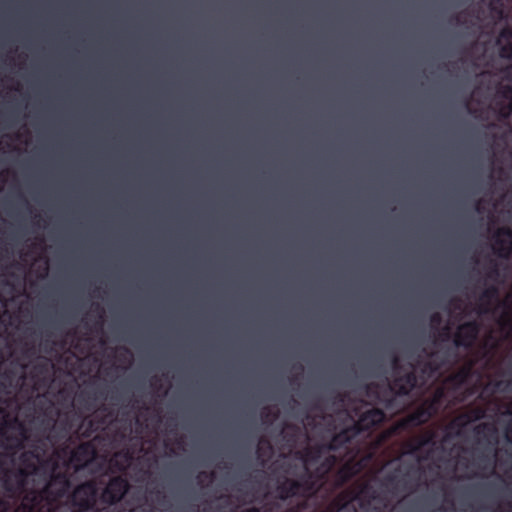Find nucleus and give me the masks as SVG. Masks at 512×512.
Wrapping results in <instances>:
<instances>
[{"label": "nucleus", "instance_id": "obj_1", "mask_svg": "<svg viewBox=\"0 0 512 512\" xmlns=\"http://www.w3.org/2000/svg\"><path fill=\"white\" fill-rule=\"evenodd\" d=\"M51 464L52 471L40 490H29L25 493L21 505L15 512H66L67 506L60 501L67 496L71 488L70 477L66 472L56 471L57 460L43 457L42 465Z\"/></svg>", "mask_w": 512, "mask_h": 512}, {"label": "nucleus", "instance_id": "obj_2", "mask_svg": "<svg viewBox=\"0 0 512 512\" xmlns=\"http://www.w3.org/2000/svg\"><path fill=\"white\" fill-rule=\"evenodd\" d=\"M44 456L45 449L41 452L34 449L22 453L20 456L22 467L15 472L5 473L2 479V488L9 497L13 498L25 492L28 477L37 473L38 464H42Z\"/></svg>", "mask_w": 512, "mask_h": 512}, {"label": "nucleus", "instance_id": "obj_3", "mask_svg": "<svg viewBox=\"0 0 512 512\" xmlns=\"http://www.w3.org/2000/svg\"><path fill=\"white\" fill-rule=\"evenodd\" d=\"M320 489V484L314 480L313 473L302 474L297 480L283 476L277 480L275 488L276 497L286 501L293 497H300L303 501L292 509V512H302L306 503L305 500L316 494Z\"/></svg>", "mask_w": 512, "mask_h": 512}, {"label": "nucleus", "instance_id": "obj_4", "mask_svg": "<svg viewBox=\"0 0 512 512\" xmlns=\"http://www.w3.org/2000/svg\"><path fill=\"white\" fill-rule=\"evenodd\" d=\"M327 453H329V450L324 442L307 446L297 453L304 465L303 474L313 473L314 480L318 481L320 487L338 462V458L335 455L326 456Z\"/></svg>", "mask_w": 512, "mask_h": 512}, {"label": "nucleus", "instance_id": "obj_5", "mask_svg": "<svg viewBox=\"0 0 512 512\" xmlns=\"http://www.w3.org/2000/svg\"><path fill=\"white\" fill-rule=\"evenodd\" d=\"M442 391H438L432 398L424 400L412 413L401 421L403 428L418 427L428 422L439 411Z\"/></svg>", "mask_w": 512, "mask_h": 512}, {"label": "nucleus", "instance_id": "obj_6", "mask_svg": "<svg viewBox=\"0 0 512 512\" xmlns=\"http://www.w3.org/2000/svg\"><path fill=\"white\" fill-rule=\"evenodd\" d=\"M39 425L43 432L46 433L45 438L37 439L29 450L37 449L39 452H41L42 449H45L46 455L48 451L47 441L51 445L58 444V439H56V414H54V409L52 406H49L46 409L44 417L39 420Z\"/></svg>", "mask_w": 512, "mask_h": 512}, {"label": "nucleus", "instance_id": "obj_7", "mask_svg": "<svg viewBox=\"0 0 512 512\" xmlns=\"http://www.w3.org/2000/svg\"><path fill=\"white\" fill-rule=\"evenodd\" d=\"M130 488L129 482L123 476H114L109 479L105 488L100 494V500L107 505H114L120 502Z\"/></svg>", "mask_w": 512, "mask_h": 512}, {"label": "nucleus", "instance_id": "obj_8", "mask_svg": "<svg viewBox=\"0 0 512 512\" xmlns=\"http://www.w3.org/2000/svg\"><path fill=\"white\" fill-rule=\"evenodd\" d=\"M503 78L512 81V63L505 66L501 70ZM498 95L505 101L496 103L498 107V116L500 119L506 120L512 115V85H501L497 91Z\"/></svg>", "mask_w": 512, "mask_h": 512}, {"label": "nucleus", "instance_id": "obj_9", "mask_svg": "<svg viewBox=\"0 0 512 512\" xmlns=\"http://www.w3.org/2000/svg\"><path fill=\"white\" fill-rule=\"evenodd\" d=\"M480 332V324L476 320H471L460 324L454 335V345L464 349H471Z\"/></svg>", "mask_w": 512, "mask_h": 512}, {"label": "nucleus", "instance_id": "obj_10", "mask_svg": "<svg viewBox=\"0 0 512 512\" xmlns=\"http://www.w3.org/2000/svg\"><path fill=\"white\" fill-rule=\"evenodd\" d=\"M96 453L93 443L83 442L71 451L69 461L73 464L75 471H80L88 467L95 459Z\"/></svg>", "mask_w": 512, "mask_h": 512}, {"label": "nucleus", "instance_id": "obj_11", "mask_svg": "<svg viewBox=\"0 0 512 512\" xmlns=\"http://www.w3.org/2000/svg\"><path fill=\"white\" fill-rule=\"evenodd\" d=\"M385 418V414L378 408H371L363 412L359 419L351 425L355 429L357 437L363 432H368L373 427L379 425Z\"/></svg>", "mask_w": 512, "mask_h": 512}, {"label": "nucleus", "instance_id": "obj_12", "mask_svg": "<svg viewBox=\"0 0 512 512\" xmlns=\"http://www.w3.org/2000/svg\"><path fill=\"white\" fill-rule=\"evenodd\" d=\"M493 252L500 258L508 259L512 253V229L500 227L493 235Z\"/></svg>", "mask_w": 512, "mask_h": 512}, {"label": "nucleus", "instance_id": "obj_13", "mask_svg": "<svg viewBox=\"0 0 512 512\" xmlns=\"http://www.w3.org/2000/svg\"><path fill=\"white\" fill-rule=\"evenodd\" d=\"M356 428H351V426L346 427L334 434L330 441L324 442L329 452H337L344 451L348 452L350 446L352 445L353 440L357 437L355 434Z\"/></svg>", "mask_w": 512, "mask_h": 512}, {"label": "nucleus", "instance_id": "obj_14", "mask_svg": "<svg viewBox=\"0 0 512 512\" xmlns=\"http://www.w3.org/2000/svg\"><path fill=\"white\" fill-rule=\"evenodd\" d=\"M365 467L363 460H357L356 455L351 456L336 472L335 481L338 486H343L353 477L358 475Z\"/></svg>", "mask_w": 512, "mask_h": 512}, {"label": "nucleus", "instance_id": "obj_15", "mask_svg": "<svg viewBox=\"0 0 512 512\" xmlns=\"http://www.w3.org/2000/svg\"><path fill=\"white\" fill-rule=\"evenodd\" d=\"M417 385V376L414 372H408L394 378L390 388L400 396L408 395Z\"/></svg>", "mask_w": 512, "mask_h": 512}, {"label": "nucleus", "instance_id": "obj_16", "mask_svg": "<svg viewBox=\"0 0 512 512\" xmlns=\"http://www.w3.org/2000/svg\"><path fill=\"white\" fill-rule=\"evenodd\" d=\"M435 433L427 431L404 443L405 454L416 455L423 447L434 444Z\"/></svg>", "mask_w": 512, "mask_h": 512}, {"label": "nucleus", "instance_id": "obj_17", "mask_svg": "<svg viewBox=\"0 0 512 512\" xmlns=\"http://www.w3.org/2000/svg\"><path fill=\"white\" fill-rule=\"evenodd\" d=\"M54 414H56V439H58L59 443L70 437L74 429L73 416L69 412L60 414L54 411Z\"/></svg>", "mask_w": 512, "mask_h": 512}, {"label": "nucleus", "instance_id": "obj_18", "mask_svg": "<svg viewBox=\"0 0 512 512\" xmlns=\"http://www.w3.org/2000/svg\"><path fill=\"white\" fill-rule=\"evenodd\" d=\"M31 375L36 383L43 382L47 386L52 381L51 364L48 359L36 361L31 367Z\"/></svg>", "mask_w": 512, "mask_h": 512}, {"label": "nucleus", "instance_id": "obj_19", "mask_svg": "<svg viewBox=\"0 0 512 512\" xmlns=\"http://www.w3.org/2000/svg\"><path fill=\"white\" fill-rule=\"evenodd\" d=\"M105 424V418L95 414L92 417H84L78 427V431L83 437L89 438L93 433L102 429Z\"/></svg>", "mask_w": 512, "mask_h": 512}, {"label": "nucleus", "instance_id": "obj_20", "mask_svg": "<svg viewBox=\"0 0 512 512\" xmlns=\"http://www.w3.org/2000/svg\"><path fill=\"white\" fill-rule=\"evenodd\" d=\"M474 375V364L472 362L461 366L456 372L448 378L456 388L466 385Z\"/></svg>", "mask_w": 512, "mask_h": 512}, {"label": "nucleus", "instance_id": "obj_21", "mask_svg": "<svg viewBox=\"0 0 512 512\" xmlns=\"http://www.w3.org/2000/svg\"><path fill=\"white\" fill-rule=\"evenodd\" d=\"M499 297V289L496 285H490L482 291L479 296V314H485L490 311L489 307L494 300Z\"/></svg>", "mask_w": 512, "mask_h": 512}, {"label": "nucleus", "instance_id": "obj_22", "mask_svg": "<svg viewBox=\"0 0 512 512\" xmlns=\"http://www.w3.org/2000/svg\"><path fill=\"white\" fill-rule=\"evenodd\" d=\"M414 467L410 466L406 469V471L402 474V478L399 479V474L402 472L401 468H396L391 473L387 474L384 478L385 484L387 486H391L393 488H397L398 486L402 485L403 490H407V481L406 478L410 476L411 470H413Z\"/></svg>", "mask_w": 512, "mask_h": 512}, {"label": "nucleus", "instance_id": "obj_23", "mask_svg": "<svg viewBox=\"0 0 512 512\" xmlns=\"http://www.w3.org/2000/svg\"><path fill=\"white\" fill-rule=\"evenodd\" d=\"M0 437L7 441L8 448L16 450L23 448L24 440L26 439L25 432L22 433V437H12L7 435L4 415L2 411H0Z\"/></svg>", "mask_w": 512, "mask_h": 512}, {"label": "nucleus", "instance_id": "obj_24", "mask_svg": "<svg viewBox=\"0 0 512 512\" xmlns=\"http://www.w3.org/2000/svg\"><path fill=\"white\" fill-rule=\"evenodd\" d=\"M132 460L133 453L129 448H123L113 455L111 462L119 470H125L131 464Z\"/></svg>", "mask_w": 512, "mask_h": 512}, {"label": "nucleus", "instance_id": "obj_25", "mask_svg": "<svg viewBox=\"0 0 512 512\" xmlns=\"http://www.w3.org/2000/svg\"><path fill=\"white\" fill-rule=\"evenodd\" d=\"M485 417V410L483 408H474L469 412L461 414L454 423H457L459 426H463L469 422L477 421Z\"/></svg>", "mask_w": 512, "mask_h": 512}, {"label": "nucleus", "instance_id": "obj_26", "mask_svg": "<svg viewBox=\"0 0 512 512\" xmlns=\"http://www.w3.org/2000/svg\"><path fill=\"white\" fill-rule=\"evenodd\" d=\"M257 455L260 459H269L273 455V447L269 440L261 438L257 446Z\"/></svg>", "mask_w": 512, "mask_h": 512}, {"label": "nucleus", "instance_id": "obj_27", "mask_svg": "<svg viewBox=\"0 0 512 512\" xmlns=\"http://www.w3.org/2000/svg\"><path fill=\"white\" fill-rule=\"evenodd\" d=\"M97 399V395L96 393H90V392H85V391H82L78 396H77V402L79 404H82L83 408L86 410V411H92L94 408H95V405L94 403L92 402V400H96Z\"/></svg>", "mask_w": 512, "mask_h": 512}, {"label": "nucleus", "instance_id": "obj_28", "mask_svg": "<svg viewBox=\"0 0 512 512\" xmlns=\"http://www.w3.org/2000/svg\"><path fill=\"white\" fill-rule=\"evenodd\" d=\"M475 433L485 439H488L496 433V429L492 424L481 423L476 426Z\"/></svg>", "mask_w": 512, "mask_h": 512}, {"label": "nucleus", "instance_id": "obj_29", "mask_svg": "<svg viewBox=\"0 0 512 512\" xmlns=\"http://www.w3.org/2000/svg\"><path fill=\"white\" fill-rule=\"evenodd\" d=\"M505 43L503 45L498 44L499 48V56L505 60H512V40H504Z\"/></svg>", "mask_w": 512, "mask_h": 512}, {"label": "nucleus", "instance_id": "obj_30", "mask_svg": "<svg viewBox=\"0 0 512 512\" xmlns=\"http://www.w3.org/2000/svg\"><path fill=\"white\" fill-rule=\"evenodd\" d=\"M51 334L47 333L46 337L44 338L41 347L42 350L46 353H50L53 350V347L56 345V342L50 339Z\"/></svg>", "mask_w": 512, "mask_h": 512}, {"label": "nucleus", "instance_id": "obj_31", "mask_svg": "<svg viewBox=\"0 0 512 512\" xmlns=\"http://www.w3.org/2000/svg\"><path fill=\"white\" fill-rule=\"evenodd\" d=\"M500 0H492L491 10L495 12L499 18H503V8Z\"/></svg>", "mask_w": 512, "mask_h": 512}, {"label": "nucleus", "instance_id": "obj_32", "mask_svg": "<svg viewBox=\"0 0 512 512\" xmlns=\"http://www.w3.org/2000/svg\"><path fill=\"white\" fill-rule=\"evenodd\" d=\"M490 271L488 273V277L491 279H496L499 276V269L497 263L491 261Z\"/></svg>", "mask_w": 512, "mask_h": 512}, {"label": "nucleus", "instance_id": "obj_33", "mask_svg": "<svg viewBox=\"0 0 512 512\" xmlns=\"http://www.w3.org/2000/svg\"><path fill=\"white\" fill-rule=\"evenodd\" d=\"M284 438L286 439L288 445L293 448L297 443V437L295 434L285 433Z\"/></svg>", "mask_w": 512, "mask_h": 512}, {"label": "nucleus", "instance_id": "obj_34", "mask_svg": "<svg viewBox=\"0 0 512 512\" xmlns=\"http://www.w3.org/2000/svg\"><path fill=\"white\" fill-rule=\"evenodd\" d=\"M371 487L368 484H362L359 488V491L353 496V498H356L357 494H364V495H370Z\"/></svg>", "mask_w": 512, "mask_h": 512}, {"label": "nucleus", "instance_id": "obj_35", "mask_svg": "<svg viewBox=\"0 0 512 512\" xmlns=\"http://www.w3.org/2000/svg\"><path fill=\"white\" fill-rule=\"evenodd\" d=\"M270 416H272V418L275 419L278 415L277 413H273L272 415L270 409L268 407H265L262 411V418L264 420H267L270 418Z\"/></svg>", "mask_w": 512, "mask_h": 512}, {"label": "nucleus", "instance_id": "obj_36", "mask_svg": "<svg viewBox=\"0 0 512 512\" xmlns=\"http://www.w3.org/2000/svg\"><path fill=\"white\" fill-rule=\"evenodd\" d=\"M213 477H214L213 472L208 473V472L202 471L197 475V479L199 481H201L202 479H210L211 480V479H213Z\"/></svg>", "mask_w": 512, "mask_h": 512}, {"label": "nucleus", "instance_id": "obj_37", "mask_svg": "<svg viewBox=\"0 0 512 512\" xmlns=\"http://www.w3.org/2000/svg\"><path fill=\"white\" fill-rule=\"evenodd\" d=\"M431 323L434 325H439L442 321L441 315L439 313H434L430 317Z\"/></svg>", "mask_w": 512, "mask_h": 512}, {"label": "nucleus", "instance_id": "obj_38", "mask_svg": "<svg viewBox=\"0 0 512 512\" xmlns=\"http://www.w3.org/2000/svg\"><path fill=\"white\" fill-rule=\"evenodd\" d=\"M504 415L512 416V400L505 405Z\"/></svg>", "mask_w": 512, "mask_h": 512}, {"label": "nucleus", "instance_id": "obj_39", "mask_svg": "<svg viewBox=\"0 0 512 512\" xmlns=\"http://www.w3.org/2000/svg\"><path fill=\"white\" fill-rule=\"evenodd\" d=\"M506 438H507V441H509L510 443H512V427H511V426H508V427H507V430H506Z\"/></svg>", "mask_w": 512, "mask_h": 512}, {"label": "nucleus", "instance_id": "obj_40", "mask_svg": "<svg viewBox=\"0 0 512 512\" xmlns=\"http://www.w3.org/2000/svg\"><path fill=\"white\" fill-rule=\"evenodd\" d=\"M241 512H262V511L259 508L252 507V508H248V509L242 510Z\"/></svg>", "mask_w": 512, "mask_h": 512}, {"label": "nucleus", "instance_id": "obj_41", "mask_svg": "<svg viewBox=\"0 0 512 512\" xmlns=\"http://www.w3.org/2000/svg\"><path fill=\"white\" fill-rule=\"evenodd\" d=\"M399 363V358L397 355H394L393 358H392V364L394 367H396Z\"/></svg>", "mask_w": 512, "mask_h": 512}, {"label": "nucleus", "instance_id": "obj_42", "mask_svg": "<svg viewBox=\"0 0 512 512\" xmlns=\"http://www.w3.org/2000/svg\"><path fill=\"white\" fill-rule=\"evenodd\" d=\"M7 509V503L5 502H0V512H5Z\"/></svg>", "mask_w": 512, "mask_h": 512}, {"label": "nucleus", "instance_id": "obj_43", "mask_svg": "<svg viewBox=\"0 0 512 512\" xmlns=\"http://www.w3.org/2000/svg\"><path fill=\"white\" fill-rule=\"evenodd\" d=\"M95 309L99 311V318L102 319V309L99 304H95Z\"/></svg>", "mask_w": 512, "mask_h": 512}, {"label": "nucleus", "instance_id": "obj_44", "mask_svg": "<svg viewBox=\"0 0 512 512\" xmlns=\"http://www.w3.org/2000/svg\"><path fill=\"white\" fill-rule=\"evenodd\" d=\"M425 367L429 368L431 371H434L436 368L432 367V364L430 362H425Z\"/></svg>", "mask_w": 512, "mask_h": 512}, {"label": "nucleus", "instance_id": "obj_45", "mask_svg": "<svg viewBox=\"0 0 512 512\" xmlns=\"http://www.w3.org/2000/svg\"><path fill=\"white\" fill-rule=\"evenodd\" d=\"M151 493H154L157 498H159V496L162 494V492L160 490H155V491H150Z\"/></svg>", "mask_w": 512, "mask_h": 512}, {"label": "nucleus", "instance_id": "obj_46", "mask_svg": "<svg viewBox=\"0 0 512 512\" xmlns=\"http://www.w3.org/2000/svg\"><path fill=\"white\" fill-rule=\"evenodd\" d=\"M295 368L298 369L299 371L303 370V366L301 364L295 365Z\"/></svg>", "mask_w": 512, "mask_h": 512}, {"label": "nucleus", "instance_id": "obj_47", "mask_svg": "<svg viewBox=\"0 0 512 512\" xmlns=\"http://www.w3.org/2000/svg\"><path fill=\"white\" fill-rule=\"evenodd\" d=\"M501 384H502V382H501V381H499V382H497V383H496V386H497V387H500V385H501Z\"/></svg>", "mask_w": 512, "mask_h": 512}, {"label": "nucleus", "instance_id": "obj_48", "mask_svg": "<svg viewBox=\"0 0 512 512\" xmlns=\"http://www.w3.org/2000/svg\"><path fill=\"white\" fill-rule=\"evenodd\" d=\"M101 410H102V411H106V410H107V408H106L105 406H102Z\"/></svg>", "mask_w": 512, "mask_h": 512}, {"label": "nucleus", "instance_id": "obj_49", "mask_svg": "<svg viewBox=\"0 0 512 512\" xmlns=\"http://www.w3.org/2000/svg\"><path fill=\"white\" fill-rule=\"evenodd\" d=\"M444 330L446 331V334L448 335V330H449V328H448V327H445V329H444Z\"/></svg>", "mask_w": 512, "mask_h": 512}]
</instances>
